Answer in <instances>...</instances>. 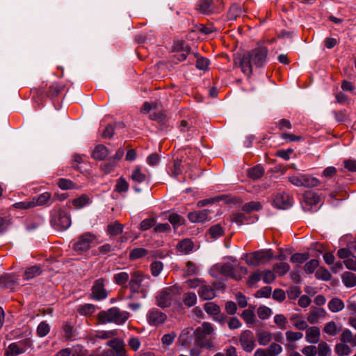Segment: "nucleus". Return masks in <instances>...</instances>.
<instances>
[{
    "label": "nucleus",
    "instance_id": "nucleus-61",
    "mask_svg": "<svg viewBox=\"0 0 356 356\" xmlns=\"http://www.w3.org/2000/svg\"><path fill=\"white\" fill-rule=\"evenodd\" d=\"M309 259V254L307 253H295L291 257V261L293 263L302 264Z\"/></svg>",
    "mask_w": 356,
    "mask_h": 356
},
{
    "label": "nucleus",
    "instance_id": "nucleus-52",
    "mask_svg": "<svg viewBox=\"0 0 356 356\" xmlns=\"http://www.w3.org/2000/svg\"><path fill=\"white\" fill-rule=\"evenodd\" d=\"M63 90V86L58 83H52L47 91V95L54 97L58 95L60 92Z\"/></svg>",
    "mask_w": 356,
    "mask_h": 356
},
{
    "label": "nucleus",
    "instance_id": "nucleus-56",
    "mask_svg": "<svg viewBox=\"0 0 356 356\" xmlns=\"http://www.w3.org/2000/svg\"><path fill=\"white\" fill-rule=\"evenodd\" d=\"M241 316L247 324H252L254 323L255 315L252 310L245 309Z\"/></svg>",
    "mask_w": 356,
    "mask_h": 356
},
{
    "label": "nucleus",
    "instance_id": "nucleus-41",
    "mask_svg": "<svg viewBox=\"0 0 356 356\" xmlns=\"http://www.w3.org/2000/svg\"><path fill=\"white\" fill-rule=\"evenodd\" d=\"M204 309L205 312L210 315H218L220 313V307L213 302L205 303Z\"/></svg>",
    "mask_w": 356,
    "mask_h": 356
},
{
    "label": "nucleus",
    "instance_id": "nucleus-47",
    "mask_svg": "<svg viewBox=\"0 0 356 356\" xmlns=\"http://www.w3.org/2000/svg\"><path fill=\"white\" fill-rule=\"evenodd\" d=\"M116 356H126V350L124 348V343L123 341L118 339L116 343L112 348Z\"/></svg>",
    "mask_w": 356,
    "mask_h": 356
},
{
    "label": "nucleus",
    "instance_id": "nucleus-31",
    "mask_svg": "<svg viewBox=\"0 0 356 356\" xmlns=\"http://www.w3.org/2000/svg\"><path fill=\"white\" fill-rule=\"evenodd\" d=\"M334 351L338 356H347L352 352L350 347L346 343H339L335 345Z\"/></svg>",
    "mask_w": 356,
    "mask_h": 356
},
{
    "label": "nucleus",
    "instance_id": "nucleus-50",
    "mask_svg": "<svg viewBox=\"0 0 356 356\" xmlns=\"http://www.w3.org/2000/svg\"><path fill=\"white\" fill-rule=\"evenodd\" d=\"M118 332L115 330H102V331H97L95 334V338L100 339H110L112 337H114L117 336Z\"/></svg>",
    "mask_w": 356,
    "mask_h": 356
},
{
    "label": "nucleus",
    "instance_id": "nucleus-36",
    "mask_svg": "<svg viewBox=\"0 0 356 356\" xmlns=\"http://www.w3.org/2000/svg\"><path fill=\"white\" fill-rule=\"evenodd\" d=\"M208 234L213 239H216L220 236H222L224 234V229L220 224H216L215 225L211 226L209 231Z\"/></svg>",
    "mask_w": 356,
    "mask_h": 356
},
{
    "label": "nucleus",
    "instance_id": "nucleus-46",
    "mask_svg": "<svg viewBox=\"0 0 356 356\" xmlns=\"http://www.w3.org/2000/svg\"><path fill=\"white\" fill-rule=\"evenodd\" d=\"M172 51L174 52L191 51V48L183 40H177L174 42Z\"/></svg>",
    "mask_w": 356,
    "mask_h": 356
},
{
    "label": "nucleus",
    "instance_id": "nucleus-51",
    "mask_svg": "<svg viewBox=\"0 0 356 356\" xmlns=\"http://www.w3.org/2000/svg\"><path fill=\"white\" fill-rule=\"evenodd\" d=\"M50 331V326L46 321L41 322L37 327V334L40 337L47 336Z\"/></svg>",
    "mask_w": 356,
    "mask_h": 356
},
{
    "label": "nucleus",
    "instance_id": "nucleus-59",
    "mask_svg": "<svg viewBox=\"0 0 356 356\" xmlns=\"http://www.w3.org/2000/svg\"><path fill=\"white\" fill-rule=\"evenodd\" d=\"M286 293L289 299L295 300L300 295L301 290L299 286H292L287 289Z\"/></svg>",
    "mask_w": 356,
    "mask_h": 356
},
{
    "label": "nucleus",
    "instance_id": "nucleus-22",
    "mask_svg": "<svg viewBox=\"0 0 356 356\" xmlns=\"http://www.w3.org/2000/svg\"><path fill=\"white\" fill-rule=\"evenodd\" d=\"M17 281L13 275L6 274L0 277V286L4 289H13Z\"/></svg>",
    "mask_w": 356,
    "mask_h": 356
},
{
    "label": "nucleus",
    "instance_id": "nucleus-20",
    "mask_svg": "<svg viewBox=\"0 0 356 356\" xmlns=\"http://www.w3.org/2000/svg\"><path fill=\"white\" fill-rule=\"evenodd\" d=\"M109 153V149L105 145H98L92 152V157L96 160L102 161L107 157Z\"/></svg>",
    "mask_w": 356,
    "mask_h": 356
},
{
    "label": "nucleus",
    "instance_id": "nucleus-48",
    "mask_svg": "<svg viewBox=\"0 0 356 356\" xmlns=\"http://www.w3.org/2000/svg\"><path fill=\"white\" fill-rule=\"evenodd\" d=\"M261 209V205L259 202L251 201L250 202L245 203L243 207L242 210L245 212L249 213L253 211H259Z\"/></svg>",
    "mask_w": 356,
    "mask_h": 356
},
{
    "label": "nucleus",
    "instance_id": "nucleus-26",
    "mask_svg": "<svg viewBox=\"0 0 356 356\" xmlns=\"http://www.w3.org/2000/svg\"><path fill=\"white\" fill-rule=\"evenodd\" d=\"M24 353V350L19 346L17 342L9 344L5 351L4 356H17Z\"/></svg>",
    "mask_w": 356,
    "mask_h": 356
},
{
    "label": "nucleus",
    "instance_id": "nucleus-45",
    "mask_svg": "<svg viewBox=\"0 0 356 356\" xmlns=\"http://www.w3.org/2000/svg\"><path fill=\"white\" fill-rule=\"evenodd\" d=\"M90 202V198L87 195H82L78 198L74 199L72 201L73 205L77 208L81 209L84 206L88 204Z\"/></svg>",
    "mask_w": 356,
    "mask_h": 356
},
{
    "label": "nucleus",
    "instance_id": "nucleus-55",
    "mask_svg": "<svg viewBox=\"0 0 356 356\" xmlns=\"http://www.w3.org/2000/svg\"><path fill=\"white\" fill-rule=\"evenodd\" d=\"M195 56L197 57L196 67L200 70H207L210 63L209 60L204 57L197 56Z\"/></svg>",
    "mask_w": 356,
    "mask_h": 356
},
{
    "label": "nucleus",
    "instance_id": "nucleus-21",
    "mask_svg": "<svg viewBox=\"0 0 356 356\" xmlns=\"http://www.w3.org/2000/svg\"><path fill=\"white\" fill-rule=\"evenodd\" d=\"M326 312L323 308H314L312 309L307 315V321L313 324L318 321V318H322L325 316Z\"/></svg>",
    "mask_w": 356,
    "mask_h": 356
},
{
    "label": "nucleus",
    "instance_id": "nucleus-11",
    "mask_svg": "<svg viewBox=\"0 0 356 356\" xmlns=\"http://www.w3.org/2000/svg\"><path fill=\"white\" fill-rule=\"evenodd\" d=\"M146 318L149 325L159 327L165 322L167 316L159 309L152 308L147 312Z\"/></svg>",
    "mask_w": 356,
    "mask_h": 356
},
{
    "label": "nucleus",
    "instance_id": "nucleus-37",
    "mask_svg": "<svg viewBox=\"0 0 356 356\" xmlns=\"http://www.w3.org/2000/svg\"><path fill=\"white\" fill-rule=\"evenodd\" d=\"M182 301L186 306L191 307L197 302V296L193 292L185 293L183 296Z\"/></svg>",
    "mask_w": 356,
    "mask_h": 356
},
{
    "label": "nucleus",
    "instance_id": "nucleus-13",
    "mask_svg": "<svg viewBox=\"0 0 356 356\" xmlns=\"http://www.w3.org/2000/svg\"><path fill=\"white\" fill-rule=\"evenodd\" d=\"M273 204L279 209H287L292 206V198L286 193H278L273 199Z\"/></svg>",
    "mask_w": 356,
    "mask_h": 356
},
{
    "label": "nucleus",
    "instance_id": "nucleus-8",
    "mask_svg": "<svg viewBox=\"0 0 356 356\" xmlns=\"http://www.w3.org/2000/svg\"><path fill=\"white\" fill-rule=\"evenodd\" d=\"M51 224L57 230H66L71 225L70 216L67 212L60 209L53 214Z\"/></svg>",
    "mask_w": 356,
    "mask_h": 356
},
{
    "label": "nucleus",
    "instance_id": "nucleus-16",
    "mask_svg": "<svg viewBox=\"0 0 356 356\" xmlns=\"http://www.w3.org/2000/svg\"><path fill=\"white\" fill-rule=\"evenodd\" d=\"M197 292L200 298L204 300H212L216 296L214 289L207 284H201Z\"/></svg>",
    "mask_w": 356,
    "mask_h": 356
},
{
    "label": "nucleus",
    "instance_id": "nucleus-30",
    "mask_svg": "<svg viewBox=\"0 0 356 356\" xmlns=\"http://www.w3.org/2000/svg\"><path fill=\"white\" fill-rule=\"evenodd\" d=\"M264 173V169L261 165H255L248 170V177L254 180L261 178Z\"/></svg>",
    "mask_w": 356,
    "mask_h": 356
},
{
    "label": "nucleus",
    "instance_id": "nucleus-32",
    "mask_svg": "<svg viewBox=\"0 0 356 356\" xmlns=\"http://www.w3.org/2000/svg\"><path fill=\"white\" fill-rule=\"evenodd\" d=\"M342 282L347 287L356 286V275L351 272H345L342 275Z\"/></svg>",
    "mask_w": 356,
    "mask_h": 356
},
{
    "label": "nucleus",
    "instance_id": "nucleus-63",
    "mask_svg": "<svg viewBox=\"0 0 356 356\" xmlns=\"http://www.w3.org/2000/svg\"><path fill=\"white\" fill-rule=\"evenodd\" d=\"M168 220L175 227L179 226L184 223V218L177 213H172L170 215Z\"/></svg>",
    "mask_w": 356,
    "mask_h": 356
},
{
    "label": "nucleus",
    "instance_id": "nucleus-1",
    "mask_svg": "<svg viewBox=\"0 0 356 356\" xmlns=\"http://www.w3.org/2000/svg\"><path fill=\"white\" fill-rule=\"evenodd\" d=\"M268 49L264 47H258L244 54L242 56L236 57L234 60L236 65H238L243 74L247 76L252 74L253 67L260 68L264 66L267 61Z\"/></svg>",
    "mask_w": 356,
    "mask_h": 356
},
{
    "label": "nucleus",
    "instance_id": "nucleus-10",
    "mask_svg": "<svg viewBox=\"0 0 356 356\" xmlns=\"http://www.w3.org/2000/svg\"><path fill=\"white\" fill-rule=\"evenodd\" d=\"M239 343L243 350L251 353L256 346L253 332L249 330H243L239 336Z\"/></svg>",
    "mask_w": 356,
    "mask_h": 356
},
{
    "label": "nucleus",
    "instance_id": "nucleus-58",
    "mask_svg": "<svg viewBox=\"0 0 356 356\" xmlns=\"http://www.w3.org/2000/svg\"><path fill=\"white\" fill-rule=\"evenodd\" d=\"M257 314L261 319H267L272 314V310L266 306L259 307L257 309Z\"/></svg>",
    "mask_w": 356,
    "mask_h": 356
},
{
    "label": "nucleus",
    "instance_id": "nucleus-60",
    "mask_svg": "<svg viewBox=\"0 0 356 356\" xmlns=\"http://www.w3.org/2000/svg\"><path fill=\"white\" fill-rule=\"evenodd\" d=\"M274 322L282 330L286 328L287 319L282 314H276L274 316Z\"/></svg>",
    "mask_w": 356,
    "mask_h": 356
},
{
    "label": "nucleus",
    "instance_id": "nucleus-4",
    "mask_svg": "<svg viewBox=\"0 0 356 356\" xmlns=\"http://www.w3.org/2000/svg\"><path fill=\"white\" fill-rule=\"evenodd\" d=\"M129 317V313L122 311L118 307H112L98 314V318L102 323H113L118 325L124 323Z\"/></svg>",
    "mask_w": 356,
    "mask_h": 356
},
{
    "label": "nucleus",
    "instance_id": "nucleus-18",
    "mask_svg": "<svg viewBox=\"0 0 356 356\" xmlns=\"http://www.w3.org/2000/svg\"><path fill=\"white\" fill-rule=\"evenodd\" d=\"M193 248V243L188 238L179 241L177 245V251L184 254H188L192 252Z\"/></svg>",
    "mask_w": 356,
    "mask_h": 356
},
{
    "label": "nucleus",
    "instance_id": "nucleus-19",
    "mask_svg": "<svg viewBox=\"0 0 356 356\" xmlns=\"http://www.w3.org/2000/svg\"><path fill=\"white\" fill-rule=\"evenodd\" d=\"M32 202H34V207L36 206H42V205H50L52 203L51 195L49 193L45 192L38 197H35L31 199Z\"/></svg>",
    "mask_w": 356,
    "mask_h": 356
},
{
    "label": "nucleus",
    "instance_id": "nucleus-33",
    "mask_svg": "<svg viewBox=\"0 0 356 356\" xmlns=\"http://www.w3.org/2000/svg\"><path fill=\"white\" fill-rule=\"evenodd\" d=\"M192 332L193 329L190 327L185 328L182 330L179 337V341L182 346H186L190 343Z\"/></svg>",
    "mask_w": 356,
    "mask_h": 356
},
{
    "label": "nucleus",
    "instance_id": "nucleus-29",
    "mask_svg": "<svg viewBox=\"0 0 356 356\" xmlns=\"http://www.w3.org/2000/svg\"><path fill=\"white\" fill-rule=\"evenodd\" d=\"M327 307L332 312L336 313L344 308V303L341 299L334 298L329 301Z\"/></svg>",
    "mask_w": 356,
    "mask_h": 356
},
{
    "label": "nucleus",
    "instance_id": "nucleus-6",
    "mask_svg": "<svg viewBox=\"0 0 356 356\" xmlns=\"http://www.w3.org/2000/svg\"><path fill=\"white\" fill-rule=\"evenodd\" d=\"M245 261L249 266H258L261 264H264L273 259V254L270 249L260 250L245 254Z\"/></svg>",
    "mask_w": 356,
    "mask_h": 356
},
{
    "label": "nucleus",
    "instance_id": "nucleus-15",
    "mask_svg": "<svg viewBox=\"0 0 356 356\" xmlns=\"http://www.w3.org/2000/svg\"><path fill=\"white\" fill-rule=\"evenodd\" d=\"M303 200L305 202L304 209L310 211L312 210L313 206H316L319 202L320 197L316 193L308 191L304 193Z\"/></svg>",
    "mask_w": 356,
    "mask_h": 356
},
{
    "label": "nucleus",
    "instance_id": "nucleus-40",
    "mask_svg": "<svg viewBox=\"0 0 356 356\" xmlns=\"http://www.w3.org/2000/svg\"><path fill=\"white\" fill-rule=\"evenodd\" d=\"M148 251L145 248H136L130 252L129 259L131 260H136L145 257Z\"/></svg>",
    "mask_w": 356,
    "mask_h": 356
},
{
    "label": "nucleus",
    "instance_id": "nucleus-25",
    "mask_svg": "<svg viewBox=\"0 0 356 356\" xmlns=\"http://www.w3.org/2000/svg\"><path fill=\"white\" fill-rule=\"evenodd\" d=\"M340 340L343 343H350L353 346H356V334L354 335L348 329L343 330L340 335Z\"/></svg>",
    "mask_w": 356,
    "mask_h": 356
},
{
    "label": "nucleus",
    "instance_id": "nucleus-39",
    "mask_svg": "<svg viewBox=\"0 0 356 356\" xmlns=\"http://www.w3.org/2000/svg\"><path fill=\"white\" fill-rule=\"evenodd\" d=\"M129 275L126 272H120L113 276V281L118 285H124L129 280Z\"/></svg>",
    "mask_w": 356,
    "mask_h": 356
},
{
    "label": "nucleus",
    "instance_id": "nucleus-23",
    "mask_svg": "<svg viewBox=\"0 0 356 356\" xmlns=\"http://www.w3.org/2000/svg\"><path fill=\"white\" fill-rule=\"evenodd\" d=\"M42 272V267L40 265H34L27 268L24 273V278L26 280L33 279L40 275Z\"/></svg>",
    "mask_w": 356,
    "mask_h": 356
},
{
    "label": "nucleus",
    "instance_id": "nucleus-42",
    "mask_svg": "<svg viewBox=\"0 0 356 356\" xmlns=\"http://www.w3.org/2000/svg\"><path fill=\"white\" fill-rule=\"evenodd\" d=\"M123 226L118 222L108 225L107 232L111 236H115L122 232Z\"/></svg>",
    "mask_w": 356,
    "mask_h": 356
},
{
    "label": "nucleus",
    "instance_id": "nucleus-5",
    "mask_svg": "<svg viewBox=\"0 0 356 356\" xmlns=\"http://www.w3.org/2000/svg\"><path fill=\"white\" fill-rule=\"evenodd\" d=\"M95 243H98L96 235L91 232H86L76 238L72 245V249L81 254L90 250Z\"/></svg>",
    "mask_w": 356,
    "mask_h": 356
},
{
    "label": "nucleus",
    "instance_id": "nucleus-38",
    "mask_svg": "<svg viewBox=\"0 0 356 356\" xmlns=\"http://www.w3.org/2000/svg\"><path fill=\"white\" fill-rule=\"evenodd\" d=\"M147 176L143 173L140 167H136L132 172L131 179L136 182L142 183L146 180Z\"/></svg>",
    "mask_w": 356,
    "mask_h": 356
},
{
    "label": "nucleus",
    "instance_id": "nucleus-12",
    "mask_svg": "<svg viewBox=\"0 0 356 356\" xmlns=\"http://www.w3.org/2000/svg\"><path fill=\"white\" fill-rule=\"evenodd\" d=\"M105 286V280L103 278L98 279L95 280L92 287V298L100 300L105 299L107 296V291L104 288Z\"/></svg>",
    "mask_w": 356,
    "mask_h": 356
},
{
    "label": "nucleus",
    "instance_id": "nucleus-9",
    "mask_svg": "<svg viewBox=\"0 0 356 356\" xmlns=\"http://www.w3.org/2000/svg\"><path fill=\"white\" fill-rule=\"evenodd\" d=\"M220 272L226 277H229L235 280H240L243 275L247 273L248 270L243 266H237L236 268L231 264L226 263L221 265L219 268Z\"/></svg>",
    "mask_w": 356,
    "mask_h": 356
},
{
    "label": "nucleus",
    "instance_id": "nucleus-28",
    "mask_svg": "<svg viewBox=\"0 0 356 356\" xmlns=\"http://www.w3.org/2000/svg\"><path fill=\"white\" fill-rule=\"evenodd\" d=\"M341 328L335 322L330 321L325 324L323 331L329 336H335L341 331Z\"/></svg>",
    "mask_w": 356,
    "mask_h": 356
},
{
    "label": "nucleus",
    "instance_id": "nucleus-2",
    "mask_svg": "<svg viewBox=\"0 0 356 356\" xmlns=\"http://www.w3.org/2000/svg\"><path fill=\"white\" fill-rule=\"evenodd\" d=\"M150 286V277L140 271H134L130 275L128 287L131 292V297L136 294H140V297H147Z\"/></svg>",
    "mask_w": 356,
    "mask_h": 356
},
{
    "label": "nucleus",
    "instance_id": "nucleus-35",
    "mask_svg": "<svg viewBox=\"0 0 356 356\" xmlns=\"http://www.w3.org/2000/svg\"><path fill=\"white\" fill-rule=\"evenodd\" d=\"M129 188V184L124 177H121L116 180L115 185V191L116 192L119 193H126L128 191Z\"/></svg>",
    "mask_w": 356,
    "mask_h": 356
},
{
    "label": "nucleus",
    "instance_id": "nucleus-57",
    "mask_svg": "<svg viewBox=\"0 0 356 356\" xmlns=\"http://www.w3.org/2000/svg\"><path fill=\"white\" fill-rule=\"evenodd\" d=\"M315 275L317 279L323 280H325V281H327V280H330V278H331L330 273L327 269H325V268H322V267L319 268L316 270Z\"/></svg>",
    "mask_w": 356,
    "mask_h": 356
},
{
    "label": "nucleus",
    "instance_id": "nucleus-49",
    "mask_svg": "<svg viewBox=\"0 0 356 356\" xmlns=\"http://www.w3.org/2000/svg\"><path fill=\"white\" fill-rule=\"evenodd\" d=\"M316 348L318 356H328L331 354L330 347L324 341L319 343Z\"/></svg>",
    "mask_w": 356,
    "mask_h": 356
},
{
    "label": "nucleus",
    "instance_id": "nucleus-27",
    "mask_svg": "<svg viewBox=\"0 0 356 356\" xmlns=\"http://www.w3.org/2000/svg\"><path fill=\"white\" fill-rule=\"evenodd\" d=\"M243 13L241 6L236 3L231 5L227 13V17L229 20H235L238 17L241 16Z\"/></svg>",
    "mask_w": 356,
    "mask_h": 356
},
{
    "label": "nucleus",
    "instance_id": "nucleus-34",
    "mask_svg": "<svg viewBox=\"0 0 356 356\" xmlns=\"http://www.w3.org/2000/svg\"><path fill=\"white\" fill-rule=\"evenodd\" d=\"M257 337L261 346H266L272 340L271 333L264 330L259 331L257 334Z\"/></svg>",
    "mask_w": 356,
    "mask_h": 356
},
{
    "label": "nucleus",
    "instance_id": "nucleus-53",
    "mask_svg": "<svg viewBox=\"0 0 356 356\" xmlns=\"http://www.w3.org/2000/svg\"><path fill=\"white\" fill-rule=\"evenodd\" d=\"M176 337L177 334L175 332H170V333L165 334L161 337V343L164 346H169L172 344Z\"/></svg>",
    "mask_w": 356,
    "mask_h": 356
},
{
    "label": "nucleus",
    "instance_id": "nucleus-3",
    "mask_svg": "<svg viewBox=\"0 0 356 356\" xmlns=\"http://www.w3.org/2000/svg\"><path fill=\"white\" fill-rule=\"evenodd\" d=\"M214 332V329L211 323L208 322H204L201 326L197 327L193 331L195 334V343L201 347L207 349H211L214 347L211 337L207 338L209 335L212 334Z\"/></svg>",
    "mask_w": 356,
    "mask_h": 356
},
{
    "label": "nucleus",
    "instance_id": "nucleus-43",
    "mask_svg": "<svg viewBox=\"0 0 356 356\" xmlns=\"http://www.w3.org/2000/svg\"><path fill=\"white\" fill-rule=\"evenodd\" d=\"M320 182L316 178L303 175L302 186L312 188L318 186Z\"/></svg>",
    "mask_w": 356,
    "mask_h": 356
},
{
    "label": "nucleus",
    "instance_id": "nucleus-54",
    "mask_svg": "<svg viewBox=\"0 0 356 356\" xmlns=\"http://www.w3.org/2000/svg\"><path fill=\"white\" fill-rule=\"evenodd\" d=\"M198 272V268L196 264L191 261L186 263L184 270L185 276H191L196 275Z\"/></svg>",
    "mask_w": 356,
    "mask_h": 356
},
{
    "label": "nucleus",
    "instance_id": "nucleus-17",
    "mask_svg": "<svg viewBox=\"0 0 356 356\" xmlns=\"http://www.w3.org/2000/svg\"><path fill=\"white\" fill-rule=\"evenodd\" d=\"M320 329L313 326L307 330L305 340L310 343H317L320 340Z\"/></svg>",
    "mask_w": 356,
    "mask_h": 356
},
{
    "label": "nucleus",
    "instance_id": "nucleus-64",
    "mask_svg": "<svg viewBox=\"0 0 356 356\" xmlns=\"http://www.w3.org/2000/svg\"><path fill=\"white\" fill-rule=\"evenodd\" d=\"M318 261L317 259H311L308 262H307L304 266L305 271L307 273H312L314 270L318 267Z\"/></svg>",
    "mask_w": 356,
    "mask_h": 356
},
{
    "label": "nucleus",
    "instance_id": "nucleus-44",
    "mask_svg": "<svg viewBox=\"0 0 356 356\" xmlns=\"http://www.w3.org/2000/svg\"><path fill=\"white\" fill-rule=\"evenodd\" d=\"M273 270L279 276H283L290 270V266L284 262L275 264L273 266Z\"/></svg>",
    "mask_w": 356,
    "mask_h": 356
},
{
    "label": "nucleus",
    "instance_id": "nucleus-7",
    "mask_svg": "<svg viewBox=\"0 0 356 356\" xmlns=\"http://www.w3.org/2000/svg\"><path fill=\"white\" fill-rule=\"evenodd\" d=\"M177 292V288L170 286L160 291L156 296V304L161 308L169 307Z\"/></svg>",
    "mask_w": 356,
    "mask_h": 356
},
{
    "label": "nucleus",
    "instance_id": "nucleus-24",
    "mask_svg": "<svg viewBox=\"0 0 356 356\" xmlns=\"http://www.w3.org/2000/svg\"><path fill=\"white\" fill-rule=\"evenodd\" d=\"M214 1L204 0L198 5L200 11L205 15L216 14L214 12Z\"/></svg>",
    "mask_w": 356,
    "mask_h": 356
},
{
    "label": "nucleus",
    "instance_id": "nucleus-62",
    "mask_svg": "<svg viewBox=\"0 0 356 356\" xmlns=\"http://www.w3.org/2000/svg\"><path fill=\"white\" fill-rule=\"evenodd\" d=\"M95 311V307L92 304H85L78 309V312L83 315L92 314Z\"/></svg>",
    "mask_w": 356,
    "mask_h": 356
},
{
    "label": "nucleus",
    "instance_id": "nucleus-14",
    "mask_svg": "<svg viewBox=\"0 0 356 356\" xmlns=\"http://www.w3.org/2000/svg\"><path fill=\"white\" fill-rule=\"evenodd\" d=\"M211 213V211L209 209L195 211L188 213V218L193 223L204 222L211 219V217L209 216Z\"/></svg>",
    "mask_w": 356,
    "mask_h": 356
}]
</instances>
